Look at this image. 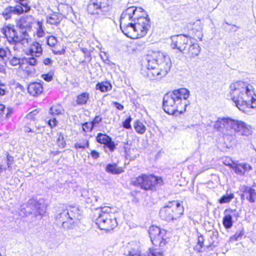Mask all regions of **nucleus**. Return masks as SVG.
<instances>
[{
  "mask_svg": "<svg viewBox=\"0 0 256 256\" xmlns=\"http://www.w3.org/2000/svg\"><path fill=\"white\" fill-rule=\"evenodd\" d=\"M60 21L61 18H60V16L58 14H52L51 16L48 17L46 20L47 23L56 26L58 25Z\"/></svg>",
  "mask_w": 256,
  "mask_h": 256,
  "instance_id": "25",
  "label": "nucleus"
},
{
  "mask_svg": "<svg viewBox=\"0 0 256 256\" xmlns=\"http://www.w3.org/2000/svg\"><path fill=\"white\" fill-rule=\"evenodd\" d=\"M105 145L109 148V150L112 152L116 148V146L114 142L112 140V138L108 140V142L106 143Z\"/></svg>",
  "mask_w": 256,
  "mask_h": 256,
  "instance_id": "40",
  "label": "nucleus"
},
{
  "mask_svg": "<svg viewBox=\"0 0 256 256\" xmlns=\"http://www.w3.org/2000/svg\"><path fill=\"white\" fill-rule=\"evenodd\" d=\"M241 199H246L250 203H254L256 200V191L249 186H244L242 188Z\"/></svg>",
  "mask_w": 256,
  "mask_h": 256,
  "instance_id": "16",
  "label": "nucleus"
},
{
  "mask_svg": "<svg viewBox=\"0 0 256 256\" xmlns=\"http://www.w3.org/2000/svg\"><path fill=\"white\" fill-rule=\"evenodd\" d=\"M28 91L31 96H38L43 92V87L39 82H32L28 85Z\"/></svg>",
  "mask_w": 256,
  "mask_h": 256,
  "instance_id": "22",
  "label": "nucleus"
},
{
  "mask_svg": "<svg viewBox=\"0 0 256 256\" xmlns=\"http://www.w3.org/2000/svg\"><path fill=\"white\" fill-rule=\"evenodd\" d=\"M90 154L94 159H98L100 157V154L95 150H92Z\"/></svg>",
  "mask_w": 256,
  "mask_h": 256,
  "instance_id": "50",
  "label": "nucleus"
},
{
  "mask_svg": "<svg viewBox=\"0 0 256 256\" xmlns=\"http://www.w3.org/2000/svg\"><path fill=\"white\" fill-rule=\"evenodd\" d=\"M36 57V56H34L26 55V56L24 57L22 59V62H26L30 66H35L37 64V60Z\"/></svg>",
  "mask_w": 256,
  "mask_h": 256,
  "instance_id": "30",
  "label": "nucleus"
},
{
  "mask_svg": "<svg viewBox=\"0 0 256 256\" xmlns=\"http://www.w3.org/2000/svg\"><path fill=\"white\" fill-rule=\"evenodd\" d=\"M26 32H22V34L24 36V38H22L21 36H19L20 41L17 43H21L24 46H26L29 42V38H28V36L26 35Z\"/></svg>",
  "mask_w": 256,
  "mask_h": 256,
  "instance_id": "34",
  "label": "nucleus"
},
{
  "mask_svg": "<svg viewBox=\"0 0 256 256\" xmlns=\"http://www.w3.org/2000/svg\"><path fill=\"white\" fill-rule=\"evenodd\" d=\"M106 171L113 174H118L124 172L122 168L118 167L116 164H108L106 168Z\"/></svg>",
  "mask_w": 256,
  "mask_h": 256,
  "instance_id": "23",
  "label": "nucleus"
},
{
  "mask_svg": "<svg viewBox=\"0 0 256 256\" xmlns=\"http://www.w3.org/2000/svg\"><path fill=\"white\" fill-rule=\"evenodd\" d=\"M16 2L19 3L20 6L22 8L24 7V12H28L30 10V7L28 6L30 2L28 0H14Z\"/></svg>",
  "mask_w": 256,
  "mask_h": 256,
  "instance_id": "31",
  "label": "nucleus"
},
{
  "mask_svg": "<svg viewBox=\"0 0 256 256\" xmlns=\"http://www.w3.org/2000/svg\"><path fill=\"white\" fill-rule=\"evenodd\" d=\"M226 24L228 26H230V24L228 22H226Z\"/></svg>",
  "mask_w": 256,
  "mask_h": 256,
  "instance_id": "64",
  "label": "nucleus"
},
{
  "mask_svg": "<svg viewBox=\"0 0 256 256\" xmlns=\"http://www.w3.org/2000/svg\"><path fill=\"white\" fill-rule=\"evenodd\" d=\"M19 27L22 29L26 28H29V25L26 22L24 19H21L19 23Z\"/></svg>",
  "mask_w": 256,
  "mask_h": 256,
  "instance_id": "44",
  "label": "nucleus"
},
{
  "mask_svg": "<svg viewBox=\"0 0 256 256\" xmlns=\"http://www.w3.org/2000/svg\"><path fill=\"white\" fill-rule=\"evenodd\" d=\"M6 55V50L4 48H0V58H3Z\"/></svg>",
  "mask_w": 256,
  "mask_h": 256,
  "instance_id": "52",
  "label": "nucleus"
},
{
  "mask_svg": "<svg viewBox=\"0 0 256 256\" xmlns=\"http://www.w3.org/2000/svg\"><path fill=\"white\" fill-rule=\"evenodd\" d=\"M132 120V118L130 116H129L128 118H127L123 122L122 126L124 128L129 129L131 128L130 126V122Z\"/></svg>",
  "mask_w": 256,
  "mask_h": 256,
  "instance_id": "41",
  "label": "nucleus"
},
{
  "mask_svg": "<svg viewBox=\"0 0 256 256\" xmlns=\"http://www.w3.org/2000/svg\"><path fill=\"white\" fill-rule=\"evenodd\" d=\"M142 62V74L150 80H160L165 76L172 66L169 57L160 52L148 54Z\"/></svg>",
  "mask_w": 256,
  "mask_h": 256,
  "instance_id": "2",
  "label": "nucleus"
},
{
  "mask_svg": "<svg viewBox=\"0 0 256 256\" xmlns=\"http://www.w3.org/2000/svg\"><path fill=\"white\" fill-rule=\"evenodd\" d=\"M228 96L240 110L256 108V94L254 86L247 82L238 81L232 84Z\"/></svg>",
  "mask_w": 256,
  "mask_h": 256,
  "instance_id": "3",
  "label": "nucleus"
},
{
  "mask_svg": "<svg viewBox=\"0 0 256 256\" xmlns=\"http://www.w3.org/2000/svg\"><path fill=\"white\" fill-rule=\"evenodd\" d=\"M224 29L226 30H228V32H230L232 30H233L234 32H236V31L238 27L236 26L233 24L231 28H230L229 30H228V28H226V26H224Z\"/></svg>",
  "mask_w": 256,
  "mask_h": 256,
  "instance_id": "55",
  "label": "nucleus"
},
{
  "mask_svg": "<svg viewBox=\"0 0 256 256\" xmlns=\"http://www.w3.org/2000/svg\"><path fill=\"white\" fill-rule=\"evenodd\" d=\"M12 112H13V110L12 108H8L7 112L6 114V118H9L11 114L12 113Z\"/></svg>",
  "mask_w": 256,
  "mask_h": 256,
  "instance_id": "58",
  "label": "nucleus"
},
{
  "mask_svg": "<svg viewBox=\"0 0 256 256\" xmlns=\"http://www.w3.org/2000/svg\"><path fill=\"white\" fill-rule=\"evenodd\" d=\"M24 12V8L19 4L15 6H8L2 12V16L6 20L11 18L13 14H20Z\"/></svg>",
  "mask_w": 256,
  "mask_h": 256,
  "instance_id": "18",
  "label": "nucleus"
},
{
  "mask_svg": "<svg viewBox=\"0 0 256 256\" xmlns=\"http://www.w3.org/2000/svg\"><path fill=\"white\" fill-rule=\"evenodd\" d=\"M64 112L62 106L60 105L52 106L50 109L49 113L52 116L62 114Z\"/></svg>",
  "mask_w": 256,
  "mask_h": 256,
  "instance_id": "26",
  "label": "nucleus"
},
{
  "mask_svg": "<svg viewBox=\"0 0 256 256\" xmlns=\"http://www.w3.org/2000/svg\"><path fill=\"white\" fill-rule=\"evenodd\" d=\"M3 70H3L2 68H0V72H2Z\"/></svg>",
  "mask_w": 256,
  "mask_h": 256,
  "instance_id": "63",
  "label": "nucleus"
},
{
  "mask_svg": "<svg viewBox=\"0 0 256 256\" xmlns=\"http://www.w3.org/2000/svg\"><path fill=\"white\" fill-rule=\"evenodd\" d=\"M53 52L56 54H64L65 50L62 49L61 50H53Z\"/></svg>",
  "mask_w": 256,
  "mask_h": 256,
  "instance_id": "60",
  "label": "nucleus"
},
{
  "mask_svg": "<svg viewBox=\"0 0 256 256\" xmlns=\"http://www.w3.org/2000/svg\"><path fill=\"white\" fill-rule=\"evenodd\" d=\"M114 104L116 106V108L118 110H122L124 108V106L118 103V102H114Z\"/></svg>",
  "mask_w": 256,
  "mask_h": 256,
  "instance_id": "54",
  "label": "nucleus"
},
{
  "mask_svg": "<svg viewBox=\"0 0 256 256\" xmlns=\"http://www.w3.org/2000/svg\"><path fill=\"white\" fill-rule=\"evenodd\" d=\"M96 224L102 230L110 231L117 226V222L111 208L108 206L102 208L96 220Z\"/></svg>",
  "mask_w": 256,
  "mask_h": 256,
  "instance_id": "6",
  "label": "nucleus"
},
{
  "mask_svg": "<svg viewBox=\"0 0 256 256\" xmlns=\"http://www.w3.org/2000/svg\"><path fill=\"white\" fill-rule=\"evenodd\" d=\"M52 60L48 58H44V60H43V62L46 66L51 64H52Z\"/></svg>",
  "mask_w": 256,
  "mask_h": 256,
  "instance_id": "53",
  "label": "nucleus"
},
{
  "mask_svg": "<svg viewBox=\"0 0 256 256\" xmlns=\"http://www.w3.org/2000/svg\"><path fill=\"white\" fill-rule=\"evenodd\" d=\"M234 197L233 194H226L223 196L219 200L220 204H224L229 202Z\"/></svg>",
  "mask_w": 256,
  "mask_h": 256,
  "instance_id": "33",
  "label": "nucleus"
},
{
  "mask_svg": "<svg viewBox=\"0 0 256 256\" xmlns=\"http://www.w3.org/2000/svg\"><path fill=\"white\" fill-rule=\"evenodd\" d=\"M210 244L206 246L207 248H214L216 246L218 242V232H212L210 236Z\"/></svg>",
  "mask_w": 256,
  "mask_h": 256,
  "instance_id": "27",
  "label": "nucleus"
},
{
  "mask_svg": "<svg viewBox=\"0 0 256 256\" xmlns=\"http://www.w3.org/2000/svg\"><path fill=\"white\" fill-rule=\"evenodd\" d=\"M56 142L60 148H64L66 145V142L64 136L61 134H59L57 138Z\"/></svg>",
  "mask_w": 256,
  "mask_h": 256,
  "instance_id": "35",
  "label": "nucleus"
},
{
  "mask_svg": "<svg viewBox=\"0 0 256 256\" xmlns=\"http://www.w3.org/2000/svg\"><path fill=\"white\" fill-rule=\"evenodd\" d=\"M141 8L130 6L122 12L120 28L128 37L135 39L146 36L150 28V20Z\"/></svg>",
  "mask_w": 256,
  "mask_h": 256,
  "instance_id": "1",
  "label": "nucleus"
},
{
  "mask_svg": "<svg viewBox=\"0 0 256 256\" xmlns=\"http://www.w3.org/2000/svg\"><path fill=\"white\" fill-rule=\"evenodd\" d=\"M24 131L26 132H34V131L30 128H26Z\"/></svg>",
  "mask_w": 256,
  "mask_h": 256,
  "instance_id": "61",
  "label": "nucleus"
},
{
  "mask_svg": "<svg viewBox=\"0 0 256 256\" xmlns=\"http://www.w3.org/2000/svg\"><path fill=\"white\" fill-rule=\"evenodd\" d=\"M0 32L10 42L17 43L20 41L19 36L17 34V32L14 28V26H6L1 29Z\"/></svg>",
  "mask_w": 256,
  "mask_h": 256,
  "instance_id": "15",
  "label": "nucleus"
},
{
  "mask_svg": "<svg viewBox=\"0 0 256 256\" xmlns=\"http://www.w3.org/2000/svg\"><path fill=\"white\" fill-rule=\"evenodd\" d=\"M109 87H111L110 84L106 82L98 83L96 84V88L102 92H106L109 90Z\"/></svg>",
  "mask_w": 256,
  "mask_h": 256,
  "instance_id": "32",
  "label": "nucleus"
},
{
  "mask_svg": "<svg viewBox=\"0 0 256 256\" xmlns=\"http://www.w3.org/2000/svg\"><path fill=\"white\" fill-rule=\"evenodd\" d=\"M80 218L79 208L72 206H66V208L58 210L55 216L56 225L66 230L74 229L78 226Z\"/></svg>",
  "mask_w": 256,
  "mask_h": 256,
  "instance_id": "5",
  "label": "nucleus"
},
{
  "mask_svg": "<svg viewBox=\"0 0 256 256\" xmlns=\"http://www.w3.org/2000/svg\"><path fill=\"white\" fill-rule=\"evenodd\" d=\"M189 96L190 91L186 88H180L166 94L163 98L164 111L172 115L182 114L190 104L189 102L187 100Z\"/></svg>",
  "mask_w": 256,
  "mask_h": 256,
  "instance_id": "4",
  "label": "nucleus"
},
{
  "mask_svg": "<svg viewBox=\"0 0 256 256\" xmlns=\"http://www.w3.org/2000/svg\"><path fill=\"white\" fill-rule=\"evenodd\" d=\"M89 98L90 94L88 92H82L77 96L76 103L79 106L86 104Z\"/></svg>",
  "mask_w": 256,
  "mask_h": 256,
  "instance_id": "24",
  "label": "nucleus"
},
{
  "mask_svg": "<svg viewBox=\"0 0 256 256\" xmlns=\"http://www.w3.org/2000/svg\"><path fill=\"white\" fill-rule=\"evenodd\" d=\"M184 208L180 202L172 201L162 208L160 211V217L168 222L176 220L183 214Z\"/></svg>",
  "mask_w": 256,
  "mask_h": 256,
  "instance_id": "7",
  "label": "nucleus"
},
{
  "mask_svg": "<svg viewBox=\"0 0 256 256\" xmlns=\"http://www.w3.org/2000/svg\"><path fill=\"white\" fill-rule=\"evenodd\" d=\"M102 120V118L100 116H96L94 120L91 122L92 124L95 126L96 124H98Z\"/></svg>",
  "mask_w": 256,
  "mask_h": 256,
  "instance_id": "45",
  "label": "nucleus"
},
{
  "mask_svg": "<svg viewBox=\"0 0 256 256\" xmlns=\"http://www.w3.org/2000/svg\"><path fill=\"white\" fill-rule=\"evenodd\" d=\"M38 28L37 31V34L39 37H42L44 34L43 27L42 23L38 22Z\"/></svg>",
  "mask_w": 256,
  "mask_h": 256,
  "instance_id": "42",
  "label": "nucleus"
},
{
  "mask_svg": "<svg viewBox=\"0 0 256 256\" xmlns=\"http://www.w3.org/2000/svg\"><path fill=\"white\" fill-rule=\"evenodd\" d=\"M131 184L135 186H140L141 188L148 190L155 189L163 184L161 178L154 175L142 174L138 178H132Z\"/></svg>",
  "mask_w": 256,
  "mask_h": 256,
  "instance_id": "8",
  "label": "nucleus"
},
{
  "mask_svg": "<svg viewBox=\"0 0 256 256\" xmlns=\"http://www.w3.org/2000/svg\"><path fill=\"white\" fill-rule=\"evenodd\" d=\"M204 238L202 236H200L198 237V244L200 246V248L204 247Z\"/></svg>",
  "mask_w": 256,
  "mask_h": 256,
  "instance_id": "49",
  "label": "nucleus"
},
{
  "mask_svg": "<svg viewBox=\"0 0 256 256\" xmlns=\"http://www.w3.org/2000/svg\"><path fill=\"white\" fill-rule=\"evenodd\" d=\"M110 138H111L110 136L102 133L98 134L96 138L97 142L104 144L108 142V140H110Z\"/></svg>",
  "mask_w": 256,
  "mask_h": 256,
  "instance_id": "29",
  "label": "nucleus"
},
{
  "mask_svg": "<svg viewBox=\"0 0 256 256\" xmlns=\"http://www.w3.org/2000/svg\"><path fill=\"white\" fill-rule=\"evenodd\" d=\"M134 128L136 131L140 134H143L146 130L145 126L139 120H136L134 123Z\"/></svg>",
  "mask_w": 256,
  "mask_h": 256,
  "instance_id": "28",
  "label": "nucleus"
},
{
  "mask_svg": "<svg viewBox=\"0 0 256 256\" xmlns=\"http://www.w3.org/2000/svg\"><path fill=\"white\" fill-rule=\"evenodd\" d=\"M148 233L153 244L156 246H162L164 244L165 242H164V230H162L156 226H152L150 228Z\"/></svg>",
  "mask_w": 256,
  "mask_h": 256,
  "instance_id": "12",
  "label": "nucleus"
},
{
  "mask_svg": "<svg viewBox=\"0 0 256 256\" xmlns=\"http://www.w3.org/2000/svg\"><path fill=\"white\" fill-rule=\"evenodd\" d=\"M42 52L41 45L37 42H34L27 50L26 55L38 57L42 54Z\"/></svg>",
  "mask_w": 256,
  "mask_h": 256,
  "instance_id": "21",
  "label": "nucleus"
},
{
  "mask_svg": "<svg viewBox=\"0 0 256 256\" xmlns=\"http://www.w3.org/2000/svg\"><path fill=\"white\" fill-rule=\"evenodd\" d=\"M230 118H219L214 124V128L224 134L232 136V128L234 122Z\"/></svg>",
  "mask_w": 256,
  "mask_h": 256,
  "instance_id": "10",
  "label": "nucleus"
},
{
  "mask_svg": "<svg viewBox=\"0 0 256 256\" xmlns=\"http://www.w3.org/2000/svg\"><path fill=\"white\" fill-rule=\"evenodd\" d=\"M238 234L237 233H236L235 234H234V236H232L230 238V240L231 242H236V241H237L238 240Z\"/></svg>",
  "mask_w": 256,
  "mask_h": 256,
  "instance_id": "57",
  "label": "nucleus"
},
{
  "mask_svg": "<svg viewBox=\"0 0 256 256\" xmlns=\"http://www.w3.org/2000/svg\"><path fill=\"white\" fill-rule=\"evenodd\" d=\"M171 47L173 49L176 48L180 52L185 54L186 48L191 40V37H188L184 34H179L172 36Z\"/></svg>",
  "mask_w": 256,
  "mask_h": 256,
  "instance_id": "11",
  "label": "nucleus"
},
{
  "mask_svg": "<svg viewBox=\"0 0 256 256\" xmlns=\"http://www.w3.org/2000/svg\"><path fill=\"white\" fill-rule=\"evenodd\" d=\"M110 2V0H90L87 10L90 14L103 15L108 10Z\"/></svg>",
  "mask_w": 256,
  "mask_h": 256,
  "instance_id": "9",
  "label": "nucleus"
},
{
  "mask_svg": "<svg viewBox=\"0 0 256 256\" xmlns=\"http://www.w3.org/2000/svg\"><path fill=\"white\" fill-rule=\"evenodd\" d=\"M224 216L222 220V224L226 229L230 228L233 224L232 216H236V210L226 209L224 211Z\"/></svg>",
  "mask_w": 256,
  "mask_h": 256,
  "instance_id": "17",
  "label": "nucleus"
},
{
  "mask_svg": "<svg viewBox=\"0 0 256 256\" xmlns=\"http://www.w3.org/2000/svg\"><path fill=\"white\" fill-rule=\"evenodd\" d=\"M224 164L226 166H229L230 168H231V164L232 163H236L230 159H226L224 162Z\"/></svg>",
  "mask_w": 256,
  "mask_h": 256,
  "instance_id": "56",
  "label": "nucleus"
},
{
  "mask_svg": "<svg viewBox=\"0 0 256 256\" xmlns=\"http://www.w3.org/2000/svg\"><path fill=\"white\" fill-rule=\"evenodd\" d=\"M20 62V58L14 56L10 60V64L11 65L13 66H16L18 64H19Z\"/></svg>",
  "mask_w": 256,
  "mask_h": 256,
  "instance_id": "43",
  "label": "nucleus"
},
{
  "mask_svg": "<svg viewBox=\"0 0 256 256\" xmlns=\"http://www.w3.org/2000/svg\"><path fill=\"white\" fill-rule=\"evenodd\" d=\"M89 147V142L88 140H86V142L83 143H76L75 144V148H85Z\"/></svg>",
  "mask_w": 256,
  "mask_h": 256,
  "instance_id": "38",
  "label": "nucleus"
},
{
  "mask_svg": "<svg viewBox=\"0 0 256 256\" xmlns=\"http://www.w3.org/2000/svg\"><path fill=\"white\" fill-rule=\"evenodd\" d=\"M94 127V126L91 122L90 123L85 122L82 124V130L84 132L92 131Z\"/></svg>",
  "mask_w": 256,
  "mask_h": 256,
  "instance_id": "37",
  "label": "nucleus"
},
{
  "mask_svg": "<svg viewBox=\"0 0 256 256\" xmlns=\"http://www.w3.org/2000/svg\"><path fill=\"white\" fill-rule=\"evenodd\" d=\"M147 256H163V254L162 252L158 250H153L148 254Z\"/></svg>",
  "mask_w": 256,
  "mask_h": 256,
  "instance_id": "47",
  "label": "nucleus"
},
{
  "mask_svg": "<svg viewBox=\"0 0 256 256\" xmlns=\"http://www.w3.org/2000/svg\"><path fill=\"white\" fill-rule=\"evenodd\" d=\"M188 49L185 51V54H189L190 56L194 58L198 56L200 50V48L198 44L196 42L194 39L191 38V40L189 42Z\"/></svg>",
  "mask_w": 256,
  "mask_h": 256,
  "instance_id": "19",
  "label": "nucleus"
},
{
  "mask_svg": "<svg viewBox=\"0 0 256 256\" xmlns=\"http://www.w3.org/2000/svg\"><path fill=\"white\" fill-rule=\"evenodd\" d=\"M42 76L44 80L49 82L52 80L53 76L51 74H42Z\"/></svg>",
  "mask_w": 256,
  "mask_h": 256,
  "instance_id": "46",
  "label": "nucleus"
},
{
  "mask_svg": "<svg viewBox=\"0 0 256 256\" xmlns=\"http://www.w3.org/2000/svg\"><path fill=\"white\" fill-rule=\"evenodd\" d=\"M56 118H52L48 120V124L51 128H53L56 125Z\"/></svg>",
  "mask_w": 256,
  "mask_h": 256,
  "instance_id": "48",
  "label": "nucleus"
},
{
  "mask_svg": "<svg viewBox=\"0 0 256 256\" xmlns=\"http://www.w3.org/2000/svg\"><path fill=\"white\" fill-rule=\"evenodd\" d=\"M232 132V136L236 133L240 136H248L252 134V127L245 122L235 120Z\"/></svg>",
  "mask_w": 256,
  "mask_h": 256,
  "instance_id": "13",
  "label": "nucleus"
},
{
  "mask_svg": "<svg viewBox=\"0 0 256 256\" xmlns=\"http://www.w3.org/2000/svg\"><path fill=\"white\" fill-rule=\"evenodd\" d=\"M238 234V238H241L242 236L244 235V233L242 232H236Z\"/></svg>",
  "mask_w": 256,
  "mask_h": 256,
  "instance_id": "62",
  "label": "nucleus"
},
{
  "mask_svg": "<svg viewBox=\"0 0 256 256\" xmlns=\"http://www.w3.org/2000/svg\"><path fill=\"white\" fill-rule=\"evenodd\" d=\"M231 168L234 171V172L240 176L244 174L246 172H248L251 169V166L246 164H231Z\"/></svg>",
  "mask_w": 256,
  "mask_h": 256,
  "instance_id": "20",
  "label": "nucleus"
},
{
  "mask_svg": "<svg viewBox=\"0 0 256 256\" xmlns=\"http://www.w3.org/2000/svg\"><path fill=\"white\" fill-rule=\"evenodd\" d=\"M26 212L35 216L41 215L45 212V209L43 204L38 202L35 200H30L26 206Z\"/></svg>",
  "mask_w": 256,
  "mask_h": 256,
  "instance_id": "14",
  "label": "nucleus"
},
{
  "mask_svg": "<svg viewBox=\"0 0 256 256\" xmlns=\"http://www.w3.org/2000/svg\"><path fill=\"white\" fill-rule=\"evenodd\" d=\"M56 38L52 36H48L47 38V44L50 46H54L57 42Z\"/></svg>",
  "mask_w": 256,
  "mask_h": 256,
  "instance_id": "36",
  "label": "nucleus"
},
{
  "mask_svg": "<svg viewBox=\"0 0 256 256\" xmlns=\"http://www.w3.org/2000/svg\"><path fill=\"white\" fill-rule=\"evenodd\" d=\"M6 107L4 104H0V116H2L4 113Z\"/></svg>",
  "mask_w": 256,
  "mask_h": 256,
  "instance_id": "59",
  "label": "nucleus"
},
{
  "mask_svg": "<svg viewBox=\"0 0 256 256\" xmlns=\"http://www.w3.org/2000/svg\"><path fill=\"white\" fill-rule=\"evenodd\" d=\"M6 85L0 82V95H4L5 94Z\"/></svg>",
  "mask_w": 256,
  "mask_h": 256,
  "instance_id": "51",
  "label": "nucleus"
},
{
  "mask_svg": "<svg viewBox=\"0 0 256 256\" xmlns=\"http://www.w3.org/2000/svg\"><path fill=\"white\" fill-rule=\"evenodd\" d=\"M38 112V110H34L29 112L26 116V118L28 120H34V116Z\"/></svg>",
  "mask_w": 256,
  "mask_h": 256,
  "instance_id": "39",
  "label": "nucleus"
}]
</instances>
